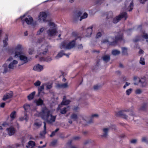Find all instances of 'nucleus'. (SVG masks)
I'll use <instances>...</instances> for the list:
<instances>
[{"instance_id": "obj_19", "label": "nucleus", "mask_w": 148, "mask_h": 148, "mask_svg": "<svg viewBox=\"0 0 148 148\" xmlns=\"http://www.w3.org/2000/svg\"><path fill=\"white\" fill-rule=\"evenodd\" d=\"M110 127H105L103 129V135L102 136L106 137L108 135V133Z\"/></svg>"}, {"instance_id": "obj_53", "label": "nucleus", "mask_w": 148, "mask_h": 148, "mask_svg": "<svg viewBox=\"0 0 148 148\" xmlns=\"http://www.w3.org/2000/svg\"><path fill=\"white\" fill-rule=\"evenodd\" d=\"M101 33L100 32H99L97 33V34L96 36V37L97 38H98L99 37L101 36Z\"/></svg>"}, {"instance_id": "obj_46", "label": "nucleus", "mask_w": 148, "mask_h": 148, "mask_svg": "<svg viewBox=\"0 0 148 148\" xmlns=\"http://www.w3.org/2000/svg\"><path fill=\"white\" fill-rule=\"evenodd\" d=\"M81 15V13L80 12H79L75 15V18H78L79 16H80Z\"/></svg>"}, {"instance_id": "obj_12", "label": "nucleus", "mask_w": 148, "mask_h": 148, "mask_svg": "<svg viewBox=\"0 0 148 148\" xmlns=\"http://www.w3.org/2000/svg\"><path fill=\"white\" fill-rule=\"evenodd\" d=\"M127 17V14L125 12L121 13L113 19V22L114 23H116L122 18H125V20H126Z\"/></svg>"}, {"instance_id": "obj_32", "label": "nucleus", "mask_w": 148, "mask_h": 148, "mask_svg": "<svg viewBox=\"0 0 148 148\" xmlns=\"http://www.w3.org/2000/svg\"><path fill=\"white\" fill-rule=\"evenodd\" d=\"M103 59L106 62H108L110 60V56L108 55L104 56L103 57Z\"/></svg>"}, {"instance_id": "obj_41", "label": "nucleus", "mask_w": 148, "mask_h": 148, "mask_svg": "<svg viewBox=\"0 0 148 148\" xmlns=\"http://www.w3.org/2000/svg\"><path fill=\"white\" fill-rule=\"evenodd\" d=\"M147 138L146 137H143L141 139L142 141L144 143H147Z\"/></svg>"}, {"instance_id": "obj_39", "label": "nucleus", "mask_w": 148, "mask_h": 148, "mask_svg": "<svg viewBox=\"0 0 148 148\" xmlns=\"http://www.w3.org/2000/svg\"><path fill=\"white\" fill-rule=\"evenodd\" d=\"M140 63L142 65H144L145 64V59L143 58H141L140 60Z\"/></svg>"}, {"instance_id": "obj_10", "label": "nucleus", "mask_w": 148, "mask_h": 148, "mask_svg": "<svg viewBox=\"0 0 148 148\" xmlns=\"http://www.w3.org/2000/svg\"><path fill=\"white\" fill-rule=\"evenodd\" d=\"M125 8L129 11H131L133 9V3L132 0H125Z\"/></svg>"}, {"instance_id": "obj_56", "label": "nucleus", "mask_w": 148, "mask_h": 148, "mask_svg": "<svg viewBox=\"0 0 148 148\" xmlns=\"http://www.w3.org/2000/svg\"><path fill=\"white\" fill-rule=\"evenodd\" d=\"M78 48L79 49H81L83 48V46L82 45H78Z\"/></svg>"}, {"instance_id": "obj_17", "label": "nucleus", "mask_w": 148, "mask_h": 148, "mask_svg": "<svg viewBox=\"0 0 148 148\" xmlns=\"http://www.w3.org/2000/svg\"><path fill=\"white\" fill-rule=\"evenodd\" d=\"M69 85L67 83L63 84L60 83L57 84L56 87L57 88H66L68 87Z\"/></svg>"}, {"instance_id": "obj_13", "label": "nucleus", "mask_w": 148, "mask_h": 148, "mask_svg": "<svg viewBox=\"0 0 148 148\" xmlns=\"http://www.w3.org/2000/svg\"><path fill=\"white\" fill-rule=\"evenodd\" d=\"M63 105L60 104L59 105L58 108L57 110L60 111V112L62 114H64L69 110V108L68 107H63Z\"/></svg>"}, {"instance_id": "obj_58", "label": "nucleus", "mask_w": 148, "mask_h": 148, "mask_svg": "<svg viewBox=\"0 0 148 148\" xmlns=\"http://www.w3.org/2000/svg\"><path fill=\"white\" fill-rule=\"evenodd\" d=\"M147 0H139L140 1L141 3H143Z\"/></svg>"}, {"instance_id": "obj_30", "label": "nucleus", "mask_w": 148, "mask_h": 148, "mask_svg": "<svg viewBox=\"0 0 148 148\" xmlns=\"http://www.w3.org/2000/svg\"><path fill=\"white\" fill-rule=\"evenodd\" d=\"M28 118L27 116L25 114L24 116L20 117L19 119V120L20 121H23L25 120L26 121H27L28 120Z\"/></svg>"}, {"instance_id": "obj_64", "label": "nucleus", "mask_w": 148, "mask_h": 148, "mask_svg": "<svg viewBox=\"0 0 148 148\" xmlns=\"http://www.w3.org/2000/svg\"><path fill=\"white\" fill-rule=\"evenodd\" d=\"M2 125V126L4 127L7 125V123H3Z\"/></svg>"}, {"instance_id": "obj_8", "label": "nucleus", "mask_w": 148, "mask_h": 148, "mask_svg": "<svg viewBox=\"0 0 148 148\" xmlns=\"http://www.w3.org/2000/svg\"><path fill=\"white\" fill-rule=\"evenodd\" d=\"M52 83L50 82H47L42 84L38 88V94L39 95L41 93L44 94L43 90L45 86L46 89L48 90L51 89L52 88Z\"/></svg>"}, {"instance_id": "obj_24", "label": "nucleus", "mask_w": 148, "mask_h": 148, "mask_svg": "<svg viewBox=\"0 0 148 148\" xmlns=\"http://www.w3.org/2000/svg\"><path fill=\"white\" fill-rule=\"evenodd\" d=\"M35 94V91H34L30 93L29 95L27 96V98L28 100H30L33 99Z\"/></svg>"}, {"instance_id": "obj_23", "label": "nucleus", "mask_w": 148, "mask_h": 148, "mask_svg": "<svg viewBox=\"0 0 148 148\" xmlns=\"http://www.w3.org/2000/svg\"><path fill=\"white\" fill-rule=\"evenodd\" d=\"M70 101L66 99V97H64L63 98V100L60 104L63 105H65L69 104Z\"/></svg>"}, {"instance_id": "obj_16", "label": "nucleus", "mask_w": 148, "mask_h": 148, "mask_svg": "<svg viewBox=\"0 0 148 148\" xmlns=\"http://www.w3.org/2000/svg\"><path fill=\"white\" fill-rule=\"evenodd\" d=\"M134 113L133 111H132L130 112V116L128 117L127 115L125 114H123L122 115V117L123 118L127 120H133V116L134 115Z\"/></svg>"}, {"instance_id": "obj_44", "label": "nucleus", "mask_w": 148, "mask_h": 148, "mask_svg": "<svg viewBox=\"0 0 148 148\" xmlns=\"http://www.w3.org/2000/svg\"><path fill=\"white\" fill-rule=\"evenodd\" d=\"M44 131L43 132V134H45L46 133V123L45 122H44Z\"/></svg>"}, {"instance_id": "obj_55", "label": "nucleus", "mask_w": 148, "mask_h": 148, "mask_svg": "<svg viewBox=\"0 0 148 148\" xmlns=\"http://www.w3.org/2000/svg\"><path fill=\"white\" fill-rule=\"evenodd\" d=\"M36 58H38V59H39L41 61H42V60H43V58H40L39 56L38 55H36Z\"/></svg>"}, {"instance_id": "obj_48", "label": "nucleus", "mask_w": 148, "mask_h": 148, "mask_svg": "<svg viewBox=\"0 0 148 148\" xmlns=\"http://www.w3.org/2000/svg\"><path fill=\"white\" fill-rule=\"evenodd\" d=\"M130 84L128 82H126L125 84V85L123 86V88H125L126 87L129 86L130 85Z\"/></svg>"}, {"instance_id": "obj_9", "label": "nucleus", "mask_w": 148, "mask_h": 148, "mask_svg": "<svg viewBox=\"0 0 148 148\" xmlns=\"http://www.w3.org/2000/svg\"><path fill=\"white\" fill-rule=\"evenodd\" d=\"M20 18L21 19L23 24L26 23L28 25H30L33 22L32 18L29 16H26L25 15H24L21 16Z\"/></svg>"}, {"instance_id": "obj_60", "label": "nucleus", "mask_w": 148, "mask_h": 148, "mask_svg": "<svg viewBox=\"0 0 148 148\" xmlns=\"http://www.w3.org/2000/svg\"><path fill=\"white\" fill-rule=\"evenodd\" d=\"M46 145H43V146H38V148H43L44 147H46Z\"/></svg>"}, {"instance_id": "obj_54", "label": "nucleus", "mask_w": 148, "mask_h": 148, "mask_svg": "<svg viewBox=\"0 0 148 148\" xmlns=\"http://www.w3.org/2000/svg\"><path fill=\"white\" fill-rule=\"evenodd\" d=\"M5 105V103H2L0 104V106L1 108H3Z\"/></svg>"}, {"instance_id": "obj_38", "label": "nucleus", "mask_w": 148, "mask_h": 148, "mask_svg": "<svg viewBox=\"0 0 148 148\" xmlns=\"http://www.w3.org/2000/svg\"><path fill=\"white\" fill-rule=\"evenodd\" d=\"M8 41V39H5L3 41V46L4 47H6L8 45V43L7 42V41Z\"/></svg>"}, {"instance_id": "obj_28", "label": "nucleus", "mask_w": 148, "mask_h": 148, "mask_svg": "<svg viewBox=\"0 0 148 148\" xmlns=\"http://www.w3.org/2000/svg\"><path fill=\"white\" fill-rule=\"evenodd\" d=\"M35 102L38 106L42 105L43 103V101L40 99H39L38 100H36Z\"/></svg>"}, {"instance_id": "obj_45", "label": "nucleus", "mask_w": 148, "mask_h": 148, "mask_svg": "<svg viewBox=\"0 0 148 148\" xmlns=\"http://www.w3.org/2000/svg\"><path fill=\"white\" fill-rule=\"evenodd\" d=\"M98 115L97 114H93L91 115V118H94L97 117L98 116Z\"/></svg>"}, {"instance_id": "obj_61", "label": "nucleus", "mask_w": 148, "mask_h": 148, "mask_svg": "<svg viewBox=\"0 0 148 148\" xmlns=\"http://www.w3.org/2000/svg\"><path fill=\"white\" fill-rule=\"evenodd\" d=\"M20 146V145L18 144H16L15 145V147H15L17 148L18 147H19Z\"/></svg>"}, {"instance_id": "obj_59", "label": "nucleus", "mask_w": 148, "mask_h": 148, "mask_svg": "<svg viewBox=\"0 0 148 148\" xmlns=\"http://www.w3.org/2000/svg\"><path fill=\"white\" fill-rule=\"evenodd\" d=\"M55 132L54 131H53V132H52V133L51 134V135H50V136L51 137H52L55 134Z\"/></svg>"}, {"instance_id": "obj_34", "label": "nucleus", "mask_w": 148, "mask_h": 148, "mask_svg": "<svg viewBox=\"0 0 148 148\" xmlns=\"http://www.w3.org/2000/svg\"><path fill=\"white\" fill-rule=\"evenodd\" d=\"M88 15L86 13H84L82 16L80 17V21H81L83 19L87 18L88 17Z\"/></svg>"}, {"instance_id": "obj_25", "label": "nucleus", "mask_w": 148, "mask_h": 148, "mask_svg": "<svg viewBox=\"0 0 148 148\" xmlns=\"http://www.w3.org/2000/svg\"><path fill=\"white\" fill-rule=\"evenodd\" d=\"M92 27H89L87 28L86 30V32L88 33V34L86 36H90L92 32Z\"/></svg>"}, {"instance_id": "obj_52", "label": "nucleus", "mask_w": 148, "mask_h": 148, "mask_svg": "<svg viewBox=\"0 0 148 148\" xmlns=\"http://www.w3.org/2000/svg\"><path fill=\"white\" fill-rule=\"evenodd\" d=\"M112 12H109L108 14V18H109V16L112 17Z\"/></svg>"}, {"instance_id": "obj_7", "label": "nucleus", "mask_w": 148, "mask_h": 148, "mask_svg": "<svg viewBox=\"0 0 148 148\" xmlns=\"http://www.w3.org/2000/svg\"><path fill=\"white\" fill-rule=\"evenodd\" d=\"M72 37L74 39V40L68 43L65 42L62 43V46H61V48L65 49H70L74 47L75 45V40H76L77 39H79V40H80L81 39L80 38H77L76 36L73 37Z\"/></svg>"}, {"instance_id": "obj_5", "label": "nucleus", "mask_w": 148, "mask_h": 148, "mask_svg": "<svg viewBox=\"0 0 148 148\" xmlns=\"http://www.w3.org/2000/svg\"><path fill=\"white\" fill-rule=\"evenodd\" d=\"M122 36H117L115 39L110 37L103 40L101 42L102 43L106 44L108 45H114L116 44L117 41L122 39Z\"/></svg>"}, {"instance_id": "obj_35", "label": "nucleus", "mask_w": 148, "mask_h": 148, "mask_svg": "<svg viewBox=\"0 0 148 148\" xmlns=\"http://www.w3.org/2000/svg\"><path fill=\"white\" fill-rule=\"evenodd\" d=\"M23 108H24L25 110L27 111L28 110L30 109V105L29 104H26L24 105Z\"/></svg>"}, {"instance_id": "obj_15", "label": "nucleus", "mask_w": 148, "mask_h": 148, "mask_svg": "<svg viewBox=\"0 0 148 148\" xmlns=\"http://www.w3.org/2000/svg\"><path fill=\"white\" fill-rule=\"evenodd\" d=\"M13 95L12 92L10 91L3 96L2 99L3 101H5L8 99L11 98L13 97Z\"/></svg>"}, {"instance_id": "obj_33", "label": "nucleus", "mask_w": 148, "mask_h": 148, "mask_svg": "<svg viewBox=\"0 0 148 148\" xmlns=\"http://www.w3.org/2000/svg\"><path fill=\"white\" fill-rule=\"evenodd\" d=\"M133 89L131 88L127 89L125 92L126 94L127 95H130L132 92Z\"/></svg>"}, {"instance_id": "obj_3", "label": "nucleus", "mask_w": 148, "mask_h": 148, "mask_svg": "<svg viewBox=\"0 0 148 148\" xmlns=\"http://www.w3.org/2000/svg\"><path fill=\"white\" fill-rule=\"evenodd\" d=\"M9 49L8 50V53L9 56V58L7 60V62L9 63L8 66L6 64L3 65L4 69L3 73H5L11 70H13L16 68L18 62L17 60L14 59V55H11L9 54Z\"/></svg>"}, {"instance_id": "obj_22", "label": "nucleus", "mask_w": 148, "mask_h": 148, "mask_svg": "<svg viewBox=\"0 0 148 148\" xmlns=\"http://www.w3.org/2000/svg\"><path fill=\"white\" fill-rule=\"evenodd\" d=\"M42 124V122L39 120L36 121L34 124V127L38 128L40 127Z\"/></svg>"}, {"instance_id": "obj_31", "label": "nucleus", "mask_w": 148, "mask_h": 148, "mask_svg": "<svg viewBox=\"0 0 148 148\" xmlns=\"http://www.w3.org/2000/svg\"><path fill=\"white\" fill-rule=\"evenodd\" d=\"M120 53V51L117 50H114L112 51V54L114 56L117 55L119 54Z\"/></svg>"}, {"instance_id": "obj_20", "label": "nucleus", "mask_w": 148, "mask_h": 148, "mask_svg": "<svg viewBox=\"0 0 148 148\" xmlns=\"http://www.w3.org/2000/svg\"><path fill=\"white\" fill-rule=\"evenodd\" d=\"M47 29V27H42L40 28L39 30L37 31V35H40L42 33L44 32Z\"/></svg>"}, {"instance_id": "obj_43", "label": "nucleus", "mask_w": 148, "mask_h": 148, "mask_svg": "<svg viewBox=\"0 0 148 148\" xmlns=\"http://www.w3.org/2000/svg\"><path fill=\"white\" fill-rule=\"evenodd\" d=\"M135 92L136 94H139L141 93L142 90L140 89H138L136 90Z\"/></svg>"}, {"instance_id": "obj_2", "label": "nucleus", "mask_w": 148, "mask_h": 148, "mask_svg": "<svg viewBox=\"0 0 148 148\" xmlns=\"http://www.w3.org/2000/svg\"><path fill=\"white\" fill-rule=\"evenodd\" d=\"M22 48L21 45L18 44L9 49V53L11 55H14V58L19 57L20 60L23 62V64L27 63L28 60L27 57L20 51Z\"/></svg>"}, {"instance_id": "obj_57", "label": "nucleus", "mask_w": 148, "mask_h": 148, "mask_svg": "<svg viewBox=\"0 0 148 148\" xmlns=\"http://www.w3.org/2000/svg\"><path fill=\"white\" fill-rule=\"evenodd\" d=\"M99 88V86H95L94 87V89L95 90H97Z\"/></svg>"}, {"instance_id": "obj_50", "label": "nucleus", "mask_w": 148, "mask_h": 148, "mask_svg": "<svg viewBox=\"0 0 148 148\" xmlns=\"http://www.w3.org/2000/svg\"><path fill=\"white\" fill-rule=\"evenodd\" d=\"M34 50L32 49H29V54H32L34 53Z\"/></svg>"}, {"instance_id": "obj_6", "label": "nucleus", "mask_w": 148, "mask_h": 148, "mask_svg": "<svg viewBox=\"0 0 148 148\" xmlns=\"http://www.w3.org/2000/svg\"><path fill=\"white\" fill-rule=\"evenodd\" d=\"M44 39H39L37 42V44H40L41 45V47L40 48L41 51L38 53L39 54H42L43 55H45L46 54L48 51V43L44 41Z\"/></svg>"}, {"instance_id": "obj_21", "label": "nucleus", "mask_w": 148, "mask_h": 148, "mask_svg": "<svg viewBox=\"0 0 148 148\" xmlns=\"http://www.w3.org/2000/svg\"><path fill=\"white\" fill-rule=\"evenodd\" d=\"M8 134L10 135H12L14 134L15 132V130L12 127H11L7 129Z\"/></svg>"}, {"instance_id": "obj_49", "label": "nucleus", "mask_w": 148, "mask_h": 148, "mask_svg": "<svg viewBox=\"0 0 148 148\" xmlns=\"http://www.w3.org/2000/svg\"><path fill=\"white\" fill-rule=\"evenodd\" d=\"M137 142V140L136 139L132 140L131 141V143H132L134 144L136 143Z\"/></svg>"}, {"instance_id": "obj_37", "label": "nucleus", "mask_w": 148, "mask_h": 148, "mask_svg": "<svg viewBox=\"0 0 148 148\" xmlns=\"http://www.w3.org/2000/svg\"><path fill=\"white\" fill-rule=\"evenodd\" d=\"M82 115L83 116H84V117L83 119L82 118L81 119H80L81 121L80 122H79V123H83V122H84L86 121V116L85 115H84L83 114H80V115Z\"/></svg>"}, {"instance_id": "obj_51", "label": "nucleus", "mask_w": 148, "mask_h": 148, "mask_svg": "<svg viewBox=\"0 0 148 148\" xmlns=\"http://www.w3.org/2000/svg\"><path fill=\"white\" fill-rule=\"evenodd\" d=\"M52 60V58L51 57H49L47 58L46 61L47 62H49L51 61Z\"/></svg>"}, {"instance_id": "obj_4", "label": "nucleus", "mask_w": 148, "mask_h": 148, "mask_svg": "<svg viewBox=\"0 0 148 148\" xmlns=\"http://www.w3.org/2000/svg\"><path fill=\"white\" fill-rule=\"evenodd\" d=\"M47 33L49 36H53L56 35H58V37H60L62 32L60 31H57V27L55 24L52 22H49L48 23Z\"/></svg>"}, {"instance_id": "obj_26", "label": "nucleus", "mask_w": 148, "mask_h": 148, "mask_svg": "<svg viewBox=\"0 0 148 148\" xmlns=\"http://www.w3.org/2000/svg\"><path fill=\"white\" fill-rule=\"evenodd\" d=\"M64 55V53L63 51L60 52L58 55L55 57V58L56 59H58L62 57L63 55Z\"/></svg>"}, {"instance_id": "obj_29", "label": "nucleus", "mask_w": 148, "mask_h": 148, "mask_svg": "<svg viewBox=\"0 0 148 148\" xmlns=\"http://www.w3.org/2000/svg\"><path fill=\"white\" fill-rule=\"evenodd\" d=\"M16 112L13 111L12 112L10 115V118L12 119H14L16 117Z\"/></svg>"}, {"instance_id": "obj_63", "label": "nucleus", "mask_w": 148, "mask_h": 148, "mask_svg": "<svg viewBox=\"0 0 148 148\" xmlns=\"http://www.w3.org/2000/svg\"><path fill=\"white\" fill-rule=\"evenodd\" d=\"M28 33L27 31H25L24 33V35L25 36H27L28 35Z\"/></svg>"}, {"instance_id": "obj_36", "label": "nucleus", "mask_w": 148, "mask_h": 148, "mask_svg": "<svg viewBox=\"0 0 148 148\" xmlns=\"http://www.w3.org/2000/svg\"><path fill=\"white\" fill-rule=\"evenodd\" d=\"M41 82L39 80H37L34 83V85L36 87L39 86L41 84Z\"/></svg>"}, {"instance_id": "obj_40", "label": "nucleus", "mask_w": 148, "mask_h": 148, "mask_svg": "<svg viewBox=\"0 0 148 148\" xmlns=\"http://www.w3.org/2000/svg\"><path fill=\"white\" fill-rule=\"evenodd\" d=\"M139 82L141 83V84L143 85H145V79L144 78H142L140 79H139Z\"/></svg>"}, {"instance_id": "obj_11", "label": "nucleus", "mask_w": 148, "mask_h": 148, "mask_svg": "<svg viewBox=\"0 0 148 148\" xmlns=\"http://www.w3.org/2000/svg\"><path fill=\"white\" fill-rule=\"evenodd\" d=\"M47 14L45 12H40L38 15V20L40 23L45 22L46 21Z\"/></svg>"}, {"instance_id": "obj_47", "label": "nucleus", "mask_w": 148, "mask_h": 148, "mask_svg": "<svg viewBox=\"0 0 148 148\" xmlns=\"http://www.w3.org/2000/svg\"><path fill=\"white\" fill-rule=\"evenodd\" d=\"M142 37L146 39L148 38V36L147 34L145 33H144L142 35Z\"/></svg>"}, {"instance_id": "obj_1", "label": "nucleus", "mask_w": 148, "mask_h": 148, "mask_svg": "<svg viewBox=\"0 0 148 148\" xmlns=\"http://www.w3.org/2000/svg\"><path fill=\"white\" fill-rule=\"evenodd\" d=\"M35 115L40 117L49 123L55 122L56 117V116L52 115L51 111L45 107L42 108L41 112H37Z\"/></svg>"}, {"instance_id": "obj_14", "label": "nucleus", "mask_w": 148, "mask_h": 148, "mask_svg": "<svg viewBox=\"0 0 148 148\" xmlns=\"http://www.w3.org/2000/svg\"><path fill=\"white\" fill-rule=\"evenodd\" d=\"M71 118L74 121H77V122H80L81 121V119H83L84 116L82 115H78L77 116L76 114H73L71 115Z\"/></svg>"}, {"instance_id": "obj_18", "label": "nucleus", "mask_w": 148, "mask_h": 148, "mask_svg": "<svg viewBox=\"0 0 148 148\" xmlns=\"http://www.w3.org/2000/svg\"><path fill=\"white\" fill-rule=\"evenodd\" d=\"M43 69V66L39 64H38L34 66L33 68V69L36 71H40Z\"/></svg>"}, {"instance_id": "obj_27", "label": "nucleus", "mask_w": 148, "mask_h": 148, "mask_svg": "<svg viewBox=\"0 0 148 148\" xmlns=\"http://www.w3.org/2000/svg\"><path fill=\"white\" fill-rule=\"evenodd\" d=\"M28 144V145L26 146V147L27 148H29L30 146L32 147H34L35 145V142L32 141L29 142Z\"/></svg>"}, {"instance_id": "obj_42", "label": "nucleus", "mask_w": 148, "mask_h": 148, "mask_svg": "<svg viewBox=\"0 0 148 148\" xmlns=\"http://www.w3.org/2000/svg\"><path fill=\"white\" fill-rule=\"evenodd\" d=\"M122 52L124 54H127V49L125 47H123L122 48Z\"/></svg>"}, {"instance_id": "obj_62", "label": "nucleus", "mask_w": 148, "mask_h": 148, "mask_svg": "<svg viewBox=\"0 0 148 148\" xmlns=\"http://www.w3.org/2000/svg\"><path fill=\"white\" fill-rule=\"evenodd\" d=\"M80 137L79 136H76L74 138V139L75 140H77L78 139H79Z\"/></svg>"}]
</instances>
